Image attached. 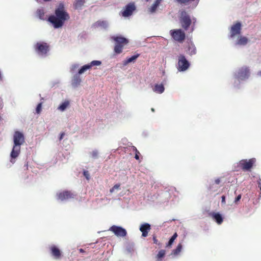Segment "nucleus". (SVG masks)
<instances>
[{
	"mask_svg": "<svg viewBox=\"0 0 261 261\" xmlns=\"http://www.w3.org/2000/svg\"><path fill=\"white\" fill-rule=\"evenodd\" d=\"M170 34L173 38L179 42H182L185 38V33L181 29H176L170 31Z\"/></svg>",
	"mask_w": 261,
	"mask_h": 261,
	"instance_id": "0eeeda50",
	"label": "nucleus"
},
{
	"mask_svg": "<svg viewBox=\"0 0 261 261\" xmlns=\"http://www.w3.org/2000/svg\"><path fill=\"white\" fill-rule=\"evenodd\" d=\"M79 75L80 74L77 73L75 74L73 77L72 80V85L74 87H77L80 84L81 82V79Z\"/></svg>",
	"mask_w": 261,
	"mask_h": 261,
	"instance_id": "f3484780",
	"label": "nucleus"
},
{
	"mask_svg": "<svg viewBox=\"0 0 261 261\" xmlns=\"http://www.w3.org/2000/svg\"><path fill=\"white\" fill-rule=\"evenodd\" d=\"M196 53V49L195 46L191 44H190L188 48V53L191 55H195Z\"/></svg>",
	"mask_w": 261,
	"mask_h": 261,
	"instance_id": "bb28decb",
	"label": "nucleus"
},
{
	"mask_svg": "<svg viewBox=\"0 0 261 261\" xmlns=\"http://www.w3.org/2000/svg\"><path fill=\"white\" fill-rule=\"evenodd\" d=\"M90 69V66H89L88 64L83 66L78 71L79 74H82L87 70Z\"/></svg>",
	"mask_w": 261,
	"mask_h": 261,
	"instance_id": "b1692460",
	"label": "nucleus"
},
{
	"mask_svg": "<svg viewBox=\"0 0 261 261\" xmlns=\"http://www.w3.org/2000/svg\"><path fill=\"white\" fill-rule=\"evenodd\" d=\"M79 67V65L78 64H73L71 66V71L72 72L75 71Z\"/></svg>",
	"mask_w": 261,
	"mask_h": 261,
	"instance_id": "72a5a7b5",
	"label": "nucleus"
},
{
	"mask_svg": "<svg viewBox=\"0 0 261 261\" xmlns=\"http://www.w3.org/2000/svg\"><path fill=\"white\" fill-rule=\"evenodd\" d=\"M41 109H42V104L41 103H40L37 105V108L36 109V113L37 114H39L41 111Z\"/></svg>",
	"mask_w": 261,
	"mask_h": 261,
	"instance_id": "f704fd0d",
	"label": "nucleus"
},
{
	"mask_svg": "<svg viewBox=\"0 0 261 261\" xmlns=\"http://www.w3.org/2000/svg\"><path fill=\"white\" fill-rule=\"evenodd\" d=\"M34 48L37 54L42 57L46 56L49 50L48 45L42 41L37 42L34 46Z\"/></svg>",
	"mask_w": 261,
	"mask_h": 261,
	"instance_id": "39448f33",
	"label": "nucleus"
},
{
	"mask_svg": "<svg viewBox=\"0 0 261 261\" xmlns=\"http://www.w3.org/2000/svg\"><path fill=\"white\" fill-rule=\"evenodd\" d=\"M84 175L87 179H89L90 175H89V173L88 171H84Z\"/></svg>",
	"mask_w": 261,
	"mask_h": 261,
	"instance_id": "e433bc0d",
	"label": "nucleus"
},
{
	"mask_svg": "<svg viewBox=\"0 0 261 261\" xmlns=\"http://www.w3.org/2000/svg\"><path fill=\"white\" fill-rule=\"evenodd\" d=\"M138 57H139V55L133 56L132 57L128 58L127 60L124 61L123 62V65H126L129 63L134 62Z\"/></svg>",
	"mask_w": 261,
	"mask_h": 261,
	"instance_id": "4be33fe9",
	"label": "nucleus"
},
{
	"mask_svg": "<svg viewBox=\"0 0 261 261\" xmlns=\"http://www.w3.org/2000/svg\"><path fill=\"white\" fill-rule=\"evenodd\" d=\"M44 12L43 9H39L37 11V15L40 19L44 20L46 18L44 16Z\"/></svg>",
	"mask_w": 261,
	"mask_h": 261,
	"instance_id": "cd10ccee",
	"label": "nucleus"
},
{
	"mask_svg": "<svg viewBox=\"0 0 261 261\" xmlns=\"http://www.w3.org/2000/svg\"><path fill=\"white\" fill-rule=\"evenodd\" d=\"M85 3V0H76L74 6L76 9H81Z\"/></svg>",
	"mask_w": 261,
	"mask_h": 261,
	"instance_id": "c85d7f7f",
	"label": "nucleus"
},
{
	"mask_svg": "<svg viewBox=\"0 0 261 261\" xmlns=\"http://www.w3.org/2000/svg\"><path fill=\"white\" fill-rule=\"evenodd\" d=\"M166 254V251L164 250H161L156 255V258L158 261H161L162 258H163Z\"/></svg>",
	"mask_w": 261,
	"mask_h": 261,
	"instance_id": "5701e85b",
	"label": "nucleus"
},
{
	"mask_svg": "<svg viewBox=\"0 0 261 261\" xmlns=\"http://www.w3.org/2000/svg\"><path fill=\"white\" fill-rule=\"evenodd\" d=\"M69 106V101L66 100L61 103L58 108V110L61 112H64Z\"/></svg>",
	"mask_w": 261,
	"mask_h": 261,
	"instance_id": "6ab92c4d",
	"label": "nucleus"
},
{
	"mask_svg": "<svg viewBox=\"0 0 261 261\" xmlns=\"http://www.w3.org/2000/svg\"><path fill=\"white\" fill-rule=\"evenodd\" d=\"M135 158H136L137 160L139 159V155H138L137 154H136L135 155Z\"/></svg>",
	"mask_w": 261,
	"mask_h": 261,
	"instance_id": "c03bdc74",
	"label": "nucleus"
},
{
	"mask_svg": "<svg viewBox=\"0 0 261 261\" xmlns=\"http://www.w3.org/2000/svg\"><path fill=\"white\" fill-rule=\"evenodd\" d=\"M151 111L153 112L154 111V109L153 108L151 109Z\"/></svg>",
	"mask_w": 261,
	"mask_h": 261,
	"instance_id": "de8ad7c7",
	"label": "nucleus"
},
{
	"mask_svg": "<svg viewBox=\"0 0 261 261\" xmlns=\"http://www.w3.org/2000/svg\"><path fill=\"white\" fill-rule=\"evenodd\" d=\"M159 5L156 4L155 3H153L152 5L148 8V11L150 13H154L156 10H157L158 7H159Z\"/></svg>",
	"mask_w": 261,
	"mask_h": 261,
	"instance_id": "a878e982",
	"label": "nucleus"
},
{
	"mask_svg": "<svg viewBox=\"0 0 261 261\" xmlns=\"http://www.w3.org/2000/svg\"><path fill=\"white\" fill-rule=\"evenodd\" d=\"M164 87L162 84H156L153 88L154 92L159 94L162 93L164 91Z\"/></svg>",
	"mask_w": 261,
	"mask_h": 261,
	"instance_id": "a211bd4d",
	"label": "nucleus"
},
{
	"mask_svg": "<svg viewBox=\"0 0 261 261\" xmlns=\"http://www.w3.org/2000/svg\"><path fill=\"white\" fill-rule=\"evenodd\" d=\"M258 186L260 188V179H259L258 181Z\"/></svg>",
	"mask_w": 261,
	"mask_h": 261,
	"instance_id": "37998d69",
	"label": "nucleus"
},
{
	"mask_svg": "<svg viewBox=\"0 0 261 261\" xmlns=\"http://www.w3.org/2000/svg\"><path fill=\"white\" fill-rule=\"evenodd\" d=\"M135 9L136 7L133 3H130L127 5L124 8V10L121 12L122 16L126 17L130 16Z\"/></svg>",
	"mask_w": 261,
	"mask_h": 261,
	"instance_id": "f8f14e48",
	"label": "nucleus"
},
{
	"mask_svg": "<svg viewBox=\"0 0 261 261\" xmlns=\"http://www.w3.org/2000/svg\"><path fill=\"white\" fill-rule=\"evenodd\" d=\"M241 30V23L239 22L233 24L230 30V38L234 40L236 38L240 35Z\"/></svg>",
	"mask_w": 261,
	"mask_h": 261,
	"instance_id": "423d86ee",
	"label": "nucleus"
},
{
	"mask_svg": "<svg viewBox=\"0 0 261 261\" xmlns=\"http://www.w3.org/2000/svg\"><path fill=\"white\" fill-rule=\"evenodd\" d=\"M177 237V234L176 233H175L169 240L168 244L167 245V247H170L172 245L173 243L174 242V240L176 239Z\"/></svg>",
	"mask_w": 261,
	"mask_h": 261,
	"instance_id": "c756f323",
	"label": "nucleus"
},
{
	"mask_svg": "<svg viewBox=\"0 0 261 261\" xmlns=\"http://www.w3.org/2000/svg\"><path fill=\"white\" fill-rule=\"evenodd\" d=\"M123 46L121 44H117L115 45L114 50L117 54H120L122 51Z\"/></svg>",
	"mask_w": 261,
	"mask_h": 261,
	"instance_id": "7c9ffc66",
	"label": "nucleus"
},
{
	"mask_svg": "<svg viewBox=\"0 0 261 261\" xmlns=\"http://www.w3.org/2000/svg\"><path fill=\"white\" fill-rule=\"evenodd\" d=\"M196 21V18L194 17L191 18L186 11H182L180 12L179 21L181 26L185 30H188L190 25H191V32H192L194 30Z\"/></svg>",
	"mask_w": 261,
	"mask_h": 261,
	"instance_id": "7ed1b4c3",
	"label": "nucleus"
},
{
	"mask_svg": "<svg viewBox=\"0 0 261 261\" xmlns=\"http://www.w3.org/2000/svg\"><path fill=\"white\" fill-rule=\"evenodd\" d=\"M182 248V245L180 243L178 244L176 248L172 251V254L178 255L181 251Z\"/></svg>",
	"mask_w": 261,
	"mask_h": 261,
	"instance_id": "393cba45",
	"label": "nucleus"
},
{
	"mask_svg": "<svg viewBox=\"0 0 261 261\" xmlns=\"http://www.w3.org/2000/svg\"><path fill=\"white\" fill-rule=\"evenodd\" d=\"M79 250H80V252H84V250L83 249H80Z\"/></svg>",
	"mask_w": 261,
	"mask_h": 261,
	"instance_id": "49530a36",
	"label": "nucleus"
},
{
	"mask_svg": "<svg viewBox=\"0 0 261 261\" xmlns=\"http://www.w3.org/2000/svg\"><path fill=\"white\" fill-rule=\"evenodd\" d=\"M255 162L256 159L255 158H252L249 160H242L240 161L239 165L242 167L243 170L248 171L250 170Z\"/></svg>",
	"mask_w": 261,
	"mask_h": 261,
	"instance_id": "1a4fd4ad",
	"label": "nucleus"
},
{
	"mask_svg": "<svg viewBox=\"0 0 261 261\" xmlns=\"http://www.w3.org/2000/svg\"><path fill=\"white\" fill-rule=\"evenodd\" d=\"M109 230L112 231L117 237H123L126 234V230L120 226L113 225L110 228Z\"/></svg>",
	"mask_w": 261,
	"mask_h": 261,
	"instance_id": "9b49d317",
	"label": "nucleus"
},
{
	"mask_svg": "<svg viewBox=\"0 0 261 261\" xmlns=\"http://www.w3.org/2000/svg\"><path fill=\"white\" fill-rule=\"evenodd\" d=\"M215 182H216V184H219V182H220V180H219V179H216V180H215Z\"/></svg>",
	"mask_w": 261,
	"mask_h": 261,
	"instance_id": "a19ab883",
	"label": "nucleus"
},
{
	"mask_svg": "<svg viewBox=\"0 0 261 261\" xmlns=\"http://www.w3.org/2000/svg\"><path fill=\"white\" fill-rule=\"evenodd\" d=\"M233 41L236 45L244 46L247 44L248 42V39L245 36L239 35Z\"/></svg>",
	"mask_w": 261,
	"mask_h": 261,
	"instance_id": "ddd939ff",
	"label": "nucleus"
},
{
	"mask_svg": "<svg viewBox=\"0 0 261 261\" xmlns=\"http://www.w3.org/2000/svg\"><path fill=\"white\" fill-rule=\"evenodd\" d=\"M119 187H120V185H115L111 190H110V192L111 193L114 192L115 190H117L119 189Z\"/></svg>",
	"mask_w": 261,
	"mask_h": 261,
	"instance_id": "c9c22d12",
	"label": "nucleus"
},
{
	"mask_svg": "<svg viewBox=\"0 0 261 261\" xmlns=\"http://www.w3.org/2000/svg\"><path fill=\"white\" fill-rule=\"evenodd\" d=\"M70 19V16L66 11L63 3H60L55 10V15L48 18V21L51 23L55 29L61 28L64 22Z\"/></svg>",
	"mask_w": 261,
	"mask_h": 261,
	"instance_id": "f257e3e1",
	"label": "nucleus"
},
{
	"mask_svg": "<svg viewBox=\"0 0 261 261\" xmlns=\"http://www.w3.org/2000/svg\"><path fill=\"white\" fill-rule=\"evenodd\" d=\"M241 198V195H238V196L237 197V198H236V199H235V201H234L236 202H237V201H239V200H240Z\"/></svg>",
	"mask_w": 261,
	"mask_h": 261,
	"instance_id": "4c0bfd02",
	"label": "nucleus"
},
{
	"mask_svg": "<svg viewBox=\"0 0 261 261\" xmlns=\"http://www.w3.org/2000/svg\"><path fill=\"white\" fill-rule=\"evenodd\" d=\"M95 25L97 27H99L103 29H106L109 27V23L107 21L105 20L99 21L95 23Z\"/></svg>",
	"mask_w": 261,
	"mask_h": 261,
	"instance_id": "412c9836",
	"label": "nucleus"
},
{
	"mask_svg": "<svg viewBox=\"0 0 261 261\" xmlns=\"http://www.w3.org/2000/svg\"><path fill=\"white\" fill-rule=\"evenodd\" d=\"M213 219L216 221L218 224H220L223 222V218L219 213H214L212 214Z\"/></svg>",
	"mask_w": 261,
	"mask_h": 261,
	"instance_id": "aec40b11",
	"label": "nucleus"
},
{
	"mask_svg": "<svg viewBox=\"0 0 261 261\" xmlns=\"http://www.w3.org/2000/svg\"><path fill=\"white\" fill-rule=\"evenodd\" d=\"M14 145L10 154V162L14 164V159H16L20 153V146L24 142V138L22 133L20 132H15L13 135Z\"/></svg>",
	"mask_w": 261,
	"mask_h": 261,
	"instance_id": "f03ea898",
	"label": "nucleus"
},
{
	"mask_svg": "<svg viewBox=\"0 0 261 261\" xmlns=\"http://www.w3.org/2000/svg\"><path fill=\"white\" fill-rule=\"evenodd\" d=\"M150 229V225L148 223H144L140 227V230L142 232V236L146 237L148 235V231Z\"/></svg>",
	"mask_w": 261,
	"mask_h": 261,
	"instance_id": "4468645a",
	"label": "nucleus"
},
{
	"mask_svg": "<svg viewBox=\"0 0 261 261\" xmlns=\"http://www.w3.org/2000/svg\"><path fill=\"white\" fill-rule=\"evenodd\" d=\"M162 1V0H155V1L154 2L159 5L161 3Z\"/></svg>",
	"mask_w": 261,
	"mask_h": 261,
	"instance_id": "58836bf2",
	"label": "nucleus"
},
{
	"mask_svg": "<svg viewBox=\"0 0 261 261\" xmlns=\"http://www.w3.org/2000/svg\"><path fill=\"white\" fill-rule=\"evenodd\" d=\"M63 136H64V134H62L61 135V136H60V140H61L63 138Z\"/></svg>",
	"mask_w": 261,
	"mask_h": 261,
	"instance_id": "79ce46f5",
	"label": "nucleus"
},
{
	"mask_svg": "<svg viewBox=\"0 0 261 261\" xmlns=\"http://www.w3.org/2000/svg\"><path fill=\"white\" fill-rule=\"evenodd\" d=\"M74 196L73 193L69 191H60L56 194L57 199L62 201L73 198Z\"/></svg>",
	"mask_w": 261,
	"mask_h": 261,
	"instance_id": "9d476101",
	"label": "nucleus"
},
{
	"mask_svg": "<svg viewBox=\"0 0 261 261\" xmlns=\"http://www.w3.org/2000/svg\"><path fill=\"white\" fill-rule=\"evenodd\" d=\"M98 154L99 153L98 150H94L90 153V155L91 158L93 159H96L98 158Z\"/></svg>",
	"mask_w": 261,
	"mask_h": 261,
	"instance_id": "473e14b6",
	"label": "nucleus"
},
{
	"mask_svg": "<svg viewBox=\"0 0 261 261\" xmlns=\"http://www.w3.org/2000/svg\"><path fill=\"white\" fill-rule=\"evenodd\" d=\"M222 203H225V198L224 196H223L222 197Z\"/></svg>",
	"mask_w": 261,
	"mask_h": 261,
	"instance_id": "ea45409f",
	"label": "nucleus"
},
{
	"mask_svg": "<svg viewBox=\"0 0 261 261\" xmlns=\"http://www.w3.org/2000/svg\"><path fill=\"white\" fill-rule=\"evenodd\" d=\"M50 250L52 255L56 259H59L61 256V253L60 249L55 245L50 247Z\"/></svg>",
	"mask_w": 261,
	"mask_h": 261,
	"instance_id": "2eb2a0df",
	"label": "nucleus"
},
{
	"mask_svg": "<svg viewBox=\"0 0 261 261\" xmlns=\"http://www.w3.org/2000/svg\"><path fill=\"white\" fill-rule=\"evenodd\" d=\"M153 241L154 243H157L158 241L154 238H153Z\"/></svg>",
	"mask_w": 261,
	"mask_h": 261,
	"instance_id": "a18cd8bd",
	"label": "nucleus"
},
{
	"mask_svg": "<svg viewBox=\"0 0 261 261\" xmlns=\"http://www.w3.org/2000/svg\"><path fill=\"white\" fill-rule=\"evenodd\" d=\"M189 65V62L183 55L179 56L177 66L178 71H185L187 70L188 69Z\"/></svg>",
	"mask_w": 261,
	"mask_h": 261,
	"instance_id": "6e6552de",
	"label": "nucleus"
},
{
	"mask_svg": "<svg viewBox=\"0 0 261 261\" xmlns=\"http://www.w3.org/2000/svg\"><path fill=\"white\" fill-rule=\"evenodd\" d=\"M249 76V72L248 69L246 67H243L238 69L234 73V85L236 87H238L241 82L244 81L247 79Z\"/></svg>",
	"mask_w": 261,
	"mask_h": 261,
	"instance_id": "20e7f679",
	"label": "nucleus"
},
{
	"mask_svg": "<svg viewBox=\"0 0 261 261\" xmlns=\"http://www.w3.org/2000/svg\"><path fill=\"white\" fill-rule=\"evenodd\" d=\"M101 64V62L100 61L94 60L91 62L89 64H88L89 66H90V68H91L93 66H98Z\"/></svg>",
	"mask_w": 261,
	"mask_h": 261,
	"instance_id": "2f4dec72",
	"label": "nucleus"
},
{
	"mask_svg": "<svg viewBox=\"0 0 261 261\" xmlns=\"http://www.w3.org/2000/svg\"><path fill=\"white\" fill-rule=\"evenodd\" d=\"M113 39L117 44H121L123 46L127 44L128 42V41L126 38L121 36L114 37Z\"/></svg>",
	"mask_w": 261,
	"mask_h": 261,
	"instance_id": "dca6fc26",
	"label": "nucleus"
}]
</instances>
